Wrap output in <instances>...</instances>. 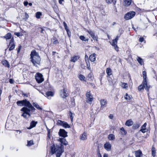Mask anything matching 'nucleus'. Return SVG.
<instances>
[{
  "mask_svg": "<svg viewBox=\"0 0 157 157\" xmlns=\"http://www.w3.org/2000/svg\"><path fill=\"white\" fill-rule=\"evenodd\" d=\"M140 126V124H134L132 126V128L134 129H136L138 128Z\"/></svg>",
  "mask_w": 157,
  "mask_h": 157,
  "instance_id": "41",
  "label": "nucleus"
},
{
  "mask_svg": "<svg viewBox=\"0 0 157 157\" xmlns=\"http://www.w3.org/2000/svg\"><path fill=\"white\" fill-rule=\"evenodd\" d=\"M66 31H67L68 36H69V37H70L71 34L70 31L69 30H68Z\"/></svg>",
  "mask_w": 157,
  "mask_h": 157,
  "instance_id": "49",
  "label": "nucleus"
},
{
  "mask_svg": "<svg viewBox=\"0 0 157 157\" xmlns=\"http://www.w3.org/2000/svg\"><path fill=\"white\" fill-rule=\"evenodd\" d=\"M124 98L127 101H129L131 99V97L127 94H126L125 96H124Z\"/></svg>",
  "mask_w": 157,
  "mask_h": 157,
  "instance_id": "42",
  "label": "nucleus"
},
{
  "mask_svg": "<svg viewBox=\"0 0 157 157\" xmlns=\"http://www.w3.org/2000/svg\"><path fill=\"white\" fill-rule=\"evenodd\" d=\"M143 77V78L144 83L146 84V82H147V73L145 71H143L142 72Z\"/></svg>",
  "mask_w": 157,
  "mask_h": 157,
  "instance_id": "15",
  "label": "nucleus"
},
{
  "mask_svg": "<svg viewBox=\"0 0 157 157\" xmlns=\"http://www.w3.org/2000/svg\"><path fill=\"white\" fill-rule=\"evenodd\" d=\"M137 60L140 65H142L143 63V61L142 58L139 56H137Z\"/></svg>",
  "mask_w": 157,
  "mask_h": 157,
  "instance_id": "36",
  "label": "nucleus"
},
{
  "mask_svg": "<svg viewBox=\"0 0 157 157\" xmlns=\"http://www.w3.org/2000/svg\"><path fill=\"white\" fill-rule=\"evenodd\" d=\"M60 95L63 98H64L67 97L68 95V93H67V91L65 89H64L63 90H61L60 92Z\"/></svg>",
  "mask_w": 157,
  "mask_h": 157,
  "instance_id": "12",
  "label": "nucleus"
},
{
  "mask_svg": "<svg viewBox=\"0 0 157 157\" xmlns=\"http://www.w3.org/2000/svg\"><path fill=\"white\" fill-rule=\"evenodd\" d=\"M37 123V121H32L30 123L29 129H30L33 128L35 127Z\"/></svg>",
  "mask_w": 157,
  "mask_h": 157,
  "instance_id": "19",
  "label": "nucleus"
},
{
  "mask_svg": "<svg viewBox=\"0 0 157 157\" xmlns=\"http://www.w3.org/2000/svg\"><path fill=\"white\" fill-rule=\"evenodd\" d=\"M21 111H22L23 112V113L21 115V116L25 118L26 119H27L28 117L27 116V114L26 113V112L25 110H22V108L21 109Z\"/></svg>",
  "mask_w": 157,
  "mask_h": 157,
  "instance_id": "22",
  "label": "nucleus"
},
{
  "mask_svg": "<svg viewBox=\"0 0 157 157\" xmlns=\"http://www.w3.org/2000/svg\"><path fill=\"white\" fill-rule=\"evenodd\" d=\"M120 36L117 35L116 38L115 39H113L112 40V43L111 44L113 46L114 48L117 51H118L119 48L117 45V40L119 39V38L120 37Z\"/></svg>",
  "mask_w": 157,
  "mask_h": 157,
  "instance_id": "6",
  "label": "nucleus"
},
{
  "mask_svg": "<svg viewBox=\"0 0 157 157\" xmlns=\"http://www.w3.org/2000/svg\"><path fill=\"white\" fill-rule=\"evenodd\" d=\"M96 54L94 53L90 55L89 56V59L92 62H94L95 61L96 59Z\"/></svg>",
  "mask_w": 157,
  "mask_h": 157,
  "instance_id": "21",
  "label": "nucleus"
},
{
  "mask_svg": "<svg viewBox=\"0 0 157 157\" xmlns=\"http://www.w3.org/2000/svg\"><path fill=\"white\" fill-rule=\"evenodd\" d=\"M14 82V80L12 79H10L9 80V82L11 84L13 83Z\"/></svg>",
  "mask_w": 157,
  "mask_h": 157,
  "instance_id": "52",
  "label": "nucleus"
},
{
  "mask_svg": "<svg viewBox=\"0 0 157 157\" xmlns=\"http://www.w3.org/2000/svg\"><path fill=\"white\" fill-rule=\"evenodd\" d=\"M21 46H19V47H18V49H17V52L18 53L20 51L21 49Z\"/></svg>",
  "mask_w": 157,
  "mask_h": 157,
  "instance_id": "54",
  "label": "nucleus"
},
{
  "mask_svg": "<svg viewBox=\"0 0 157 157\" xmlns=\"http://www.w3.org/2000/svg\"><path fill=\"white\" fill-rule=\"evenodd\" d=\"M108 138L109 140H114L115 139V136L113 134H110L108 136Z\"/></svg>",
  "mask_w": 157,
  "mask_h": 157,
  "instance_id": "30",
  "label": "nucleus"
},
{
  "mask_svg": "<svg viewBox=\"0 0 157 157\" xmlns=\"http://www.w3.org/2000/svg\"><path fill=\"white\" fill-rule=\"evenodd\" d=\"M100 102L101 105V107L103 108L105 106V105L107 104V101L106 100L102 99L100 100Z\"/></svg>",
  "mask_w": 157,
  "mask_h": 157,
  "instance_id": "24",
  "label": "nucleus"
},
{
  "mask_svg": "<svg viewBox=\"0 0 157 157\" xmlns=\"http://www.w3.org/2000/svg\"><path fill=\"white\" fill-rule=\"evenodd\" d=\"M86 31L89 33L93 40L98 41V37L97 35H95L94 32L90 30H87Z\"/></svg>",
  "mask_w": 157,
  "mask_h": 157,
  "instance_id": "9",
  "label": "nucleus"
},
{
  "mask_svg": "<svg viewBox=\"0 0 157 157\" xmlns=\"http://www.w3.org/2000/svg\"><path fill=\"white\" fill-rule=\"evenodd\" d=\"M80 57L78 56H75L71 57L70 61L73 62H76L79 58Z\"/></svg>",
  "mask_w": 157,
  "mask_h": 157,
  "instance_id": "18",
  "label": "nucleus"
},
{
  "mask_svg": "<svg viewBox=\"0 0 157 157\" xmlns=\"http://www.w3.org/2000/svg\"><path fill=\"white\" fill-rule=\"evenodd\" d=\"M2 63L6 67H7L9 68L10 67V65L8 62L7 61L5 60L4 61H3L2 62Z\"/></svg>",
  "mask_w": 157,
  "mask_h": 157,
  "instance_id": "32",
  "label": "nucleus"
},
{
  "mask_svg": "<svg viewBox=\"0 0 157 157\" xmlns=\"http://www.w3.org/2000/svg\"><path fill=\"white\" fill-rule=\"evenodd\" d=\"M52 42L54 44H56L59 43L56 37H54L52 39Z\"/></svg>",
  "mask_w": 157,
  "mask_h": 157,
  "instance_id": "37",
  "label": "nucleus"
},
{
  "mask_svg": "<svg viewBox=\"0 0 157 157\" xmlns=\"http://www.w3.org/2000/svg\"><path fill=\"white\" fill-rule=\"evenodd\" d=\"M85 60L88 59V56L86 55L85 57Z\"/></svg>",
  "mask_w": 157,
  "mask_h": 157,
  "instance_id": "57",
  "label": "nucleus"
},
{
  "mask_svg": "<svg viewBox=\"0 0 157 157\" xmlns=\"http://www.w3.org/2000/svg\"><path fill=\"white\" fill-rule=\"evenodd\" d=\"M25 110L27 114L28 117L29 118L31 116V114L30 113V111H31L30 109H29L28 108L26 107H23L22 108V110Z\"/></svg>",
  "mask_w": 157,
  "mask_h": 157,
  "instance_id": "16",
  "label": "nucleus"
},
{
  "mask_svg": "<svg viewBox=\"0 0 157 157\" xmlns=\"http://www.w3.org/2000/svg\"><path fill=\"white\" fill-rule=\"evenodd\" d=\"M63 24L65 28V29L66 30H69L67 28V24L65 22H64L63 23Z\"/></svg>",
  "mask_w": 157,
  "mask_h": 157,
  "instance_id": "48",
  "label": "nucleus"
},
{
  "mask_svg": "<svg viewBox=\"0 0 157 157\" xmlns=\"http://www.w3.org/2000/svg\"><path fill=\"white\" fill-rule=\"evenodd\" d=\"M106 2L108 3H113L114 5H115L116 3V0H106Z\"/></svg>",
  "mask_w": 157,
  "mask_h": 157,
  "instance_id": "39",
  "label": "nucleus"
},
{
  "mask_svg": "<svg viewBox=\"0 0 157 157\" xmlns=\"http://www.w3.org/2000/svg\"><path fill=\"white\" fill-rule=\"evenodd\" d=\"M14 34L17 36H19L20 35V33H15Z\"/></svg>",
  "mask_w": 157,
  "mask_h": 157,
  "instance_id": "53",
  "label": "nucleus"
},
{
  "mask_svg": "<svg viewBox=\"0 0 157 157\" xmlns=\"http://www.w3.org/2000/svg\"><path fill=\"white\" fill-rule=\"evenodd\" d=\"M131 3V0H124V4L126 6H129Z\"/></svg>",
  "mask_w": 157,
  "mask_h": 157,
  "instance_id": "25",
  "label": "nucleus"
},
{
  "mask_svg": "<svg viewBox=\"0 0 157 157\" xmlns=\"http://www.w3.org/2000/svg\"><path fill=\"white\" fill-rule=\"evenodd\" d=\"M105 148L107 151H109L111 150V145L109 142L106 143L104 145Z\"/></svg>",
  "mask_w": 157,
  "mask_h": 157,
  "instance_id": "14",
  "label": "nucleus"
},
{
  "mask_svg": "<svg viewBox=\"0 0 157 157\" xmlns=\"http://www.w3.org/2000/svg\"><path fill=\"white\" fill-rule=\"evenodd\" d=\"M85 60V61H86V63H88V62H89V59H86V60Z\"/></svg>",
  "mask_w": 157,
  "mask_h": 157,
  "instance_id": "60",
  "label": "nucleus"
},
{
  "mask_svg": "<svg viewBox=\"0 0 157 157\" xmlns=\"http://www.w3.org/2000/svg\"><path fill=\"white\" fill-rule=\"evenodd\" d=\"M147 125V123H145L144 124L141 126V129L140 130V131H141L142 132L144 133L146 132L147 130L146 129V126Z\"/></svg>",
  "mask_w": 157,
  "mask_h": 157,
  "instance_id": "17",
  "label": "nucleus"
},
{
  "mask_svg": "<svg viewBox=\"0 0 157 157\" xmlns=\"http://www.w3.org/2000/svg\"><path fill=\"white\" fill-rule=\"evenodd\" d=\"M86 102L87 103L91 104L93 100V96L90 93V91H87L86 94Z\"/></svg>",
  "mask_w": 157,
  "mask_h": 157,
  "instance_id": "5",
  "label": "nucleus"
},
{
  "mask_svg": "<svg viewBox=\"0 0 157 157\" xmlns=\"http://www.w3.org/2000/svg\"><path fill=\"white\" fill-rule=\"evenodd\" d=\"M81 140H86L87 138V136L86 135V133L84 132L82 134L80 137Z\"/></svg>",
  "mask_w": 157,
  "mask_h": 157,
  "instance_id": "20",
  "label": "nucleus"
},
{
  "mask_svg": "<svg viewBox=\"0 0 157 157\" xmlns=\"http://www.w3.org/2000/svg\"><path fill=\"white\" fill-rule=\"evenodd\" d=\"M80 39L84 41H88V39H86V37L83 36H81L79 37Z\"/></svg>",
  "mask_w": 157,
  "mask_h": 157,
  "instance_id": "43",
  "label": "nucleus"
},
{
  "mask_svg": "<svg viewBox=\"0 0 157 157\" xmlns=\"http://www.w3.org/2000/svg\"><path fill=\"white\" fill-rule=\"evenodd\" d=\"M57 140L60 143V145H56V146L52 145L51 146V150L52 154L56 153L57 157H60L64 151V147L62 144L66 146L68 144V142L64 138H59Z\"/></svg>",
  "mask_w": 157,
  "mask_h": 157,
  "instance_id": "1",
  "label": "nucleus"
},
{
  "mask_svg": "<svg viewBox=\"0 0 157 157\" xmlns=\"http://www.w3.org/2000/svg\"><path fill=\"white\" fill-rule=\"evenodd\" d=\"M120 132L122 135H125L127 133L125 131L123 127H122L120 129Z\"/></svg>",
  "mask_w": 157,
  "mask_h": 157,
  "instance_id": "28",
  "label": "nucleus"
},
{
  "mask_svg": "<svg viewBox=\"0 0 157 157\" xmlns=\"http://www.w3.org/2000/svg\"><path fill=\"white\" fill-rule=\"evenodd\" d=\"M24 105L29 109H30L32 112H34L35 110V109L32 106V104L30 102L27 100L26 99L24 100Z\"/></svg>",
  "mask_w": 157,
  "mask_h": 157,
  "instance_id": "4",
  "label": "nucleus"
},
{
  "mask_svg": "<svg viewBox=\"0 0 157 157\" xmlns=\"http://www.w3.org/2000/svg\"><path fill=\"white\" fill-rule=\"evenodd\" d=\"M109 117L110 119H112L113 118V116L112 115L111 116V115H109Z\"/></svg>",
  "mask_w": 157,
  "mask_h": 157,
  "instance_id": "64",
  "label": "nucleus"
},
{
  "mask_svg": "<svg viewBox=\"0 0 157 157\" xmlns=\"http://www.w3.org/2000/svg\"><path fill=\"white\" fill-rule=\"evenodd\" d=\"M16 131H17V132H19V133L21 132V131L20 130H16Z\"/></svg>",
  "mask_w": 157,
  "mask_h": 157,
  "instance_id": "62",
  "label": "nucleus"
},
{
  "mask_svg": "<svg viewBox=\"0 0 157 157\" xmlns=\"http://www.w3.org/2000/svg\"><path fill=\"white\" fill-rule=\"evenodd\" d=\"M121 87L123 88L126 89H128V84L126 83L122 82L121 83Z\"/></svg>",
  "mask_w": 157,
  "mask_h": 157,
  "instance_id": "33",
  "label": "nucleus"
},
{
  "mask_svg": "<svg viewBox=\"0 0 157 157\" xmlns=\"http://www.w3.org/2000/svg\"><path fill=\"white\" fill-rule=\"evenodd\" d=\"M31 61L33 65L37 67L40 64L41 59L38 52L35 50H33L30 55Z\"/></svg>",
  "mask_w": 157,
  "mask_h": 157,
  "instance_id": "2",
  "label": "nucleus"
},
{
  "mask_svg": "<svg viewBox=\"0 0 157 157\" xmlns=\"http://www.w3.org/2000/svg\"><path fill=\"white\" fill-rule=\"evenodd\" d=\"M74 115L75 114L72 113L71 111H69V116L70 117L71 121L72 122L73 121V117H74Z\"/></svg>",
  "mask_w": 157,
  "mask_h": 157,
  "instance_id": "38",
  "label": "nucleus"
},
{
  "mask_svg": "<svg viewBox=\"0 0 157 157\" xmlns=\"http://www.w3.org/2000/svg\"><path fill=\"white\" fill-rule=\"evenodd\" d=\"M41 15L42 13L40 12H37L36 13V17L37 19L40 18Z\"/></svg>",
  "mask_w": 157,
  "mask_h": 157,
  "instance_id": "40",
  "label": "nucleus"
},
{
  "mask_svg": "<svg viewBox=\"0 0 157 157\" xmlns=\"http://www.w3.org/2000/svg\"><path fill=\"white\" fill-rule=\"evenodd\" d=\"M64 1V0H59V4H62V2Z\"/></svg>",
  "mask_w": 157,
  "mask_h": 157,
  "instance_id": "56",
  "label": "nucleus"
},
{
  "mask_svg": "<svg viewBox=\"0 0 157 157\" xmlns=\"http://www.w3.org/2000/svg\"><path fill=\"white\" fill-rule=\"evenodd\" d=\"M86 63V64L87 67L89 66H90V62H88V63Z\"/></svg>",
  "mask_w": 157,
  "mask_h": 157,
  "instance_id": "58",
  "label": "nucleus"
},
{
  "mask_svg": "<svg viewBox=\"0 0 157 157\" xmlns=\"http://www.w3.org/2000/svg\"><path fill=\"white\" fill-rule=\"evenodd\" d=\"M108 81L109 83V84L111 85H113L114 84V83L113 81L112 80L111 78L110 77L108 78Z\"/></svg>",
  "mask_w": 157,
  "mask_h": 157,
  "instance_id": "46",
  "label": "nucleus"
},
{
  "mask_svg": "<svg viewBox=\"0 0 157 157\" xmlns=\"http://www.w3.org/2000/svg\"><path fill=\"white\" fill-rule=\"evenodd\" d=\"M150 87V85H147V82H146V84H144V81H143L142 84L138 86V90L140 91L141 90L145 88L146 90L148 91Z\"/></svg>",
  "mask_w": 157,
  "mask_h": 157,
  "instance_id": "7",
  "label": "nucleus"
},
{
  "mask_svg": "<svg viewBox=\"0 0 157 157\" xmlns=\"http://www.w3.org/2000/svg\"><path fill=\"white\" fill-rule=\"evenodd\" d=\"M11 33H7L6 36H4V37L7 40L11 39Z\"/></svg>",
  "mask_w": 157,
  "mask_h": 157,
  "instance_id": "29",
  "label": "nucleus"
},
{
  "mask_svg": "<svg viewBox=\"0 0 157 157\" xmlns=\"http://www.w3.org/2000/svg\"><path fill=\"white\" fill-rule=\"evenodd\" d=\"M78 78L81 80L84 81L85 77L83 75L81 74L79 75Z\"/></svg>",
  "mask_w": 157,
  "mask_h": 157,
  "instance_id": "45",
  "label": "nucleus"
},
{
  "mask_svg": "<svg viewBox=\"0 0 157 157\" xmlns=\"http://www.w3.org/2000/svg\"><path fill=\"white\" fill-rule=\"evenodd\" d=\"M35 77L36 81L39 83H42L44 80L43 75L40 73L38 72L36 73Z\"/></svg>",
  "mask_w": 157,
  "mask_h": 157,
  "instance_id": "3",
  "label": "nucleus"
},
{
  "mask_svg": "<svg viewBox=\"0 0 157 157\" xmlns=\"http://www.w3.org/2000/svg\"><path fill=\"white\" fill-rule=\"evenodd\" d=\"M106 72L108 76H110L112 74V70L110 68H108L106 69Z\"/></svg>",
  "mask_w": 157,
  "mask_h": 157,
  "instance_id": "34",
  "label": "nucleus"
},
{
  "mask_svg": "<svg viewBox=\"0 0 157 157\" xmlns=\"http://www.w3.org/2000/svg\"><path fill=\"white\" fill-rule=\"evenodd\" d=\"M57 123L63 126V127H64L65 128H70V125L66 122L63 121L61 120H58Z\"/></svg>",
  "mask_w": 157,
  "mask_h": 157,
  "instance_id": "10",
  "label": "nucleus"
},
{
  "mask_svg": "<svg viewBox=\"0 0 157 157\" xmlns=\"http://www.w3.org/2000/svg\"><path fill=\"white\" fill-rule=\"evenodd\" d=\"M46 95L48 97H52L54 95V93L52 91H48L46 93Z\"/></svg>",
  "mask_w": 157,
  "mask_h": 157,
  "instance_id": "35",
  "label": "nucleus"
},
{
  "mask_svg": "<svg viewBox=\"0 0 157 157\" xmlns=\"http://www.w3.org/2000/svg\"><path fill=\"white\" fill-rule=\"evenodd\" d=\"M151 150H152V155L153 157H154L155 156V155H156V154H155L156 151H155V148L153 147H152Z\"/></svg>",
  "mask_w": 157,
  "mask_h": 157,
  "instance_id": "44",
  "label": "nucleus"
},
{
  "mask_svg": "<svg viewBox=\"0 0 157 157\" xmlns=\"http://www.w3.org/2000/svg\"><path fill=\"white\" fill-rule=\"evenodd\" d=\"M47 137L49 139H50L51 138L50 132L49 130L48 132Z\"/></svg>",
  "mask_w": 157,
  "mask_h": 157,
  "instance_id": "50",
  "label": "nucleus"
},
{
  "mask_svg": "<svg viewBox=\"0 0 157 157\" xmlns=\"http://www.w3.org/2000/svg\"><path fill=\"white\" fill-rule=\"evenodd\" d=\"M103 157H108L107 155L106 154H104L103 155Z\"/></svg>",
  "mask_w": 157,
  "mask_h": 157,
  "instance_id": "61",
  "label": "nucleus"
},
{
  "mask_svg": "<svg viewBox=\"0 0 157 157\" xmlns=\"http://www.w3.org/2000/svg\"><path fill=\"white\" fill-rule=\"evenodd\" d=\"M133 124V122L131 120H129L126 121L125 124L126 126H129L132 125Z\"/></svg>",
  "mask_w": 157,
  "mask_h": 157,
  "instance_id": "23",
  "label": "nucleus"
},
{
  "mask_svg": "<svg viewBox=\"0 0 157 157\" xmlns=\"http://www.w3.org/2000/svg\"><path fill=\"white\" fill-rule=\"evenodd\" d=\"M135 12L132 11L126 13L124 16V18L126 20H128L132 18L135 15Z\"/></svg>",
  "mask_w": 157,
  "mask_h": 157,
  "instance_id": "8",
  "label": "nucleus"
},
{
  "mask_svg": "<svg viewBox=\"0 0 157 157\" xmlns=\"http://www.w3.org/2000/svg\"><path fill=\"white\" fill-rule=\"evenodd\" d=\"M33 105L36 108L40 110H41L42 109V108L40 107L38 104L36 103V102H33Z\"/></svg>",
  "mask_w": 157,
  "mask_h": 157,
  "instance_id": "31",
  "label": "nucleus"
},
{
  "mask_svg": "<svg viewBox=\"0 0 157 157\" xmlns=\"http://www.w3.org/2000/svg\"><path fill=\"white\" fill-rule=\"evenodd\" d=\"M10 47L9 49V51H11L13 50L15 48V44L14 43V39L13 38H12L10 42Z\"/></svg>",
  "mask_w": 157,
  "mask_h": 157,
  "instance_id": "13",
  "label": "nucleus"
},
{
  "mask_svg": "<svg viewBox=\"0 0 157 157\" xmlns=\"http://www.w3.org/2000/svg\"><path fill=\"white\" fill-rule=\"evenodd\" d=\"M24 100L22 101H19L17 102V104L18 106H22L24 105Z\"/></svg>",
  "mask_w": 157,
  "mask_h": 157,
  "instance_id": "27",
  "label": "nucleus"
},
{
  "mask_svg": "<svg viewBox=\"0 0 157 157\" xmlns=\"http://www.w3.org/2000/svg\"><path fill=\"white\" fill-rule=\"evenodd\" d=\"M24 4L25 6H26L28 4V2L27 1H25L24 2Z\"/></svg>",
  "mask_w": 157,
  "mask_h": 157,
  "instance_id": "55",
  "label": "nucleus"
},
{
  "mask_svg": "<svg viewBox=\"0 0 157 157\" xmlns=\"http://www.w3.org/2000/svg\"><path fill=\"white\" fill-rule=\"evenodd\" d=\"M33 144V141L32 140H30L28 141L27 145L30 146Z\"/></svg>",
  "mask_w": 157,
  "mask_h": 157,
  "instance_id": "47",
  "label": "nucleus"
},
{
  "mask_svg": "<svg viewBox=\"0 0 157 157\" xmlns=\"http://www.w3.org/2000/svg\"><path fill=\"white\" fill-rule=\"evenodd\" d=\"M136 157H140L142 155V152L139 150L135 151Z\"/></svg>",
  "mask_w": 157,
  "mask_h": 157,
  "instance_id": "26",
  "label": "nucleus"
},
{
  "mask_svg": "<svg viewBox=\"0 0 157 157\" xmlns=\"http://www.w3.org/2000/svg\"><path fill=\"white\" fill-rule=\"evenodd\" d=\"M87 69H88L89 70H91V68H90V66H87Z\"/></svg>",
  "mask_w": 157,
  "mask_h": 157,
  "instance_id": "59",
  "label": "nucleus"
},
{
  "mask_svg": "<svg viewBox=\"0 0 157 157\" xmlns=\"http://www.w3.org/2000/svg\"><path fill=\"white\" fill-rule=\"evenodd\" d=\"M67 132L63 129H60L59 132V134L60 136H62L63 137H65L67 136Z\"/></svg>",
  "mask_w": 157,
  "mask_h": 157,
  "instance_id": "11",
  "label": "nucleus"
},
{
  "mask_svg": "<svg viewBox=\"0 0 157 157\" xmlns=\"http://www.w3.org/2000/svg\"><path fill=\"white\" fill-rule=\"evenodd\" d=\"M144 41V39L143 37H140L139 38V41L142 42Z\"/></svg>",
  "mask_w": 157,
  "mask_h": 157,
  "instance_id": "51",
  "label": "nucleus"
},
{
  "mask_svg": "<svg viewBox=\"0 0 157 157\" xmlns=\"http://www.w3.org/2000/svg\"><path fill=\"white\" fill-rule=\"evenodd\" d=\"M28 4L29 5V6H32V3H28Z\"/></svg>",
  "mask_w": 157,
  "mask_h": 157,
  "instance_id": "63",
  "label": "nucleus"
}]
</instances>
